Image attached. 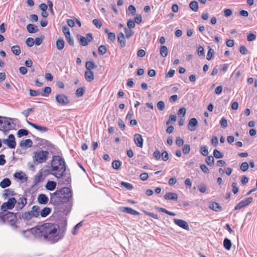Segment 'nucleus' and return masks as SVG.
I'll return each instance as SVG.
<instances>
[{
    "mask_svg": "<svg viewBox=\"0 0 257 257\" xmlns=\"http://www.w3.org/2000/svg\"><path fill=\"white\" fill-rule=\"evenodd\" d=\"M164 198L166 200H176L178 199V194L174 192H168L164 195Z\"/></svg>",
    "mask_w": 257,
    "mask_h": 257,
    "instance_id": "nucleus-19",
    "label": "nucleus"
},
{
    "mask_svg": "<svg viewBox=\"0 0 257 257\" xmlns=\"http://www.w3.org/2000/svg\"><path fill=\"white\" fill-rule=\"evenodd\" d=\"M64 45L65 42L63 39L61 38L57 40L56 42V47L58 50H62L64 48Z\"/></svg>",
    "mask_w": 257,
    "mask_h": 257,
    "instance_id": "nucleus-29",
    "label": "nucleus"
},
{
    "mask_svg": "<svg viewBox=\"0 0 257 257\" xmlns=\"http://www.w3.org/2000/svg\"><path fill=\"white\" fill-rule=\"evenodd\" d=\"M29 134L28 131L25 129H20L18 131L17 135L19 138H21L24 136H27Z\"/></svg>",
    "mask_w": 257,
    "mask_h": 257,
    "instance_id": "nucleus-38",
    "label": "nucleus"
},
{
    "mask_svg": "<svg viewBox=\"0 0 257 257\" xmlns=\"http://www.w3.org/2000/svg\"><path fill=\"white\" fill-rule=\"evenodd\" d=\"M120 210L123 212H126L128 214L138 215L140 214V212L134 210L132 208L128 207H122L121 208Z\"/></svg>",
    "mask_w": 257,
    "mask_h": 257,
    "instance_id": "nucleus-15",
    "label": "nucleus"
},
{
    "mask_svg": "<svg viewBox=\"0 0 257 257\" xmlns=\"http://www.w3.org/2000/svg\"><path fill=\"white\" fill-rule=\"evenodd\" d=\"M84 91L85 90L83 88H82V87L78 88L75 92V94L78 97H81L83 95Z\"/></svg>",
    "mask_w": 257,
    "mask_h": 257,
    "instance_id": "nucleus-50",
    "label": "nucleus"
},
{
    "mask_svg": "<svg viewBox=\"0 0 257 257\" xmlns=\"http://www.w3.org/2000/svg\"><path fill=\"white\" fill-rule=\"evenodd\" d=\"M118 125L120 129H121L122 131L124 130L125 127V124L123 120L120 118H119L118 120Z\"/></svg>",
    "mask_w": 257,
    "mask_h": 257,
    "instance_id": "nucleus-59",
    "label": "nucleus"
},
{
    "mask_svg": "<svg viewBox=\"0 0 257 257\" xmlns=\"http://www.w3.org/2000/svg\"><path fill=\"white\" fill-rule=\"evenodd\" d=\"M33 217H37L40 215V207L38 205H34L32 207V210L29 211Z\"/></svg>",
    "mask_w": 257,
    "mask_h": 257,
    "instance_id": "nucleus-16",
    "label": "nucleus"
},
{
    "mask_svg": "<svg viewBox=\"0 0 257 257\" xmlns=\"http://www.w3.org/2000/svg\"><path fill=\"white\" fill-rule=\"evenodd\" d=\"M157 106L159 110H163L165 108V103L163 101H160L157 103Z\"/></svg>",
    "mask_w": 257,
    "mask_h": 257,
    "instance_id": "nucleus-55",
    "label": "nucleus"
},
{
    "mask_svg": "<svg viewBox=\"0 0 257 257\" xmlns=\"http://www.w3.org/2000/svg\"><path fill=\"white\" fill-rule=\"evenodd\" d=\"M57 184L55 182L48 181L45 185L46 188L49 191L54 190L56 187Z\"/></svg>",
    "mask_w": 257,
    "mask_h": 257,
    "instance_id": "nucleus-21",
    "label": "nucleus"
},
{
    "mask_svg": "<svg viewBox=\"0 0 257 257\" xmlns=\"http://www.w3.org/2000/svg\"><path fill=\"white\" fill-rule=\"evenodd\" d=\"M33 217V216L31 215L30 212H29V211H27L22 213L20 218L29 221L32 219Z\"/></svg>",
    "mask_w": 257,
    "mask_h": 257,
    "instance_id": "nucleus-31",
    "label": "nucleus"
},
{
    "mask_svg": "<svg viewBox=\"0 0 257 257\" xmlns=\"http://www.w3.org/2000/svg\"><path fill=\"white\" fill-rule=\"evenodd\" d=\"M173 220L174 223L179 227L187 230H189V225L186 221L177 218H174Z\"/></svg>",
    "mask_w": 257,
    "mask_h": 257,
    "instance_id": "nucleus-11",
    "label": "nucleus"
},
{
    "mask_svg": "<svg viewBox=\"0 0 257 257\" xmlns=\"http://www.w3.org/2000/svg\"><path fill=\"white\" fill-rule=\"evenodd\" d=\"M236 183L233 182L232 183L231 186L232 187V191L234 194H236L238 192V188L237 187Z\"/></svg>",
    "mask_w": 257,
    "mask_h": 257,
    "instance_id": "nucleus-61",
    "label": "nucleus"
},
{
    "mask_svg": "<svg viewBox=\"0 0 257 257\" xmlns=\"http://www.w3.org/2000/svg\"><path fill=\"white\" fill-rule=\"evenodd\" d=\"M30 94L32 96H37L41 94V92L39 90L30 89Z\"/></svg>",
    "mask_w": 257,
    "mask_h": 257,
    "instance_id": "nucleus-54",
    "label": "nucleus"
},
{
    "mask_svg": "<svg viewBox=\"0 0 257 257\" xmlns=\"http://www.w3.org/2000/svg\"><path fill=\"white\" fill-rule=\"evenodd\" d=\"M27 204V199L25 196H23L17 200V203H16V209L17 211L21 210Z\"/></svg>",
    "mask_w": 257,
    "mask_h": 257,
    "instance_id": "nucleus-10",
    "label": "nucleus"
},
{
    "mask_svg": "<svg viewBox=\"0 0 257 257\" xmlns=\"http://www.w3.org/2000/svg\"><path fill=\"white\" fill-rule=\"evenodd\" d=\"M117 39L121 48L124 47L125 46V39L122 33L120 32L117 35Z\"/></svg>",
    "mask_w": 257,
    "mask_h": 257,
    "instance_id": "nucleus-20",
    "label": "nucleus"
},
{
    "mask_svg": "<svg viewBox=\"0 0 257 257\" xmlns=\"http://www.w3.org/2000/svg\"><path fill=\"white\" fill-rule=\"evenodd\" d=\"M158 210L159 211L165 212L166 214H167L169 215H171V216H175L176 215V214L175 213H174L173 212L169 211L167 210H166V209L162 208V207H158Z\"/></svg>",
    "mask_w": 257,
    "mask_h": 257,
    "instance_id": "nucleus-48",
    "label": "nucleus"
},
{
    "mask_svg": "<svg viewBox=\"0 0 257 257\" xmlns=\"http://www.w3.org/2000/svg\"><path fill=\"white\" fill-rule=\"evenodd\" d=\"M85 78L87 81H92L94 78L93 72L90 70L86 71L85 72Z\"/></svg>",
    "mask_w": 257,
    "mask_h": 257,
    "instance_id": "nucleus-22",
    "label": "nucleus"
},
{
    "mask_svg": "<svg viewBox=\"0 0 257 257\" xmlns=\"http://www.w3.org/2000/svg\"><path fill=\"white\" fill-rule=\"evenodd\" d=\"M199 191L201 193H205L206 191V186L204 184H201L199 185Z\"/></svg>",
    "mask_w": 257,
    "mask_h": 257,
    "instance_id": "nucleus-62",
    "label": "nucleus"
},
{
    "mask_svg": "<svg viewBox=\"0 0 257 257\" xmlns=\"http://www.w3.org/2000/svg\"><path fill=\"white\" fill-rule=\"evenodd\" d=\"M182 151L184 154H188L190 151V147L189 145L185 144L184 145Z\"/></svg>",
    "mask_w": 257,
    "mask_h": 257,
    "instance_id": "nucleus-47",
    "label": "nucleus"
},
{
    "mask_svg": "<svg viewBox=\"0 0 257 257\" xmlns=\"http://www.w3.org/2000/svg\"><path fill=\"white\" fill-rule=\"evenodd\" d=\"M245 205L244 204V202H243V201H241L240 202H239L235 207L234 209L235 210H238V209H241L242 208L244 207H245Z\"/></svg>",
    "mask_w": 257,
    "mask_h": 257,
    "instance_id": "nucleus-58",
    "label": "nucleus"
},
{
    "mask_svg": "<svg viewBox=\"0 0 257 257\" xmlns=\"http://www.w3.org/2000/svg\"><path fill=\"white\" fill-rule=\"evenodd\" d=\"M134 140L136 145L140 148L143 147V139L142 136L139 134L134 135Z\"/></svg>",
    "mask_w": 257,
    "mask_h": 257,
    "instance_id": "nucleus-12",
    "label": "nucleus"
},
{
    "mask_svg": "<svg viewBox=\"0 0 257 257\" xmlns=\"http://www.w3.org/2000/svg\"><path fill=\"white\" fill-rule=\"evenodd\" d=\"M42 173L40 172L38 173L34 177V185H37L42 181Z\"/></svg>",
    "mask_w": 257,
    "mask_h": 257,
    "instance_id": "nucleus-34",
    "label": "nucleus"
},
{
    "mask_svg": "<svg viewBox=\"0 0 257 257\" xmlns=\"http://www.w3.org/2000/svg\"><path fill=\"white\" fill-rule=\"evenodd\" d=\"M248 164L246 162H244L242 163L240 165V169L242 171L245 172L248 170Z\"/></svg>",
    "mask_w": 257,
    "mask_h": 257,
    "instance_id": "nucleus-44",
    "label": "nucleus"
},
{
    "mask_svg": "<svg viewBox=\"0 0 257 257\" xmlns=\"http://www.w3.org/2000/svg\"><path fill=\"white\" fill-rule=\"evenodd\" d=\"M252 200H253L252 197H249L246 198L245 199H244L242 201L244 202L245 206H246L248 205L250 203H251L252 202Z\"/></svg>",
    "mask_w": 257,
    "mask_h": 257,
    "instance_id": "nucleus-60",
    "label": "nucleus"
},
{
    "mask_svg": "<svg viewBox=\"0 0 257 257\" xmlns=\"http://www.w3.org/2000/svg\"><path fill=\"white\" fill-rule=\"evenodd\" d=\"M186 108L185 107H181L180 108L178 112V115L180 116H184L186 113Z\"/></svg>",
    "mask_w": 257,
    "mask_h": 257,
    "instance_id": "nucleus-56",
    "label": "nucleus"
},
{
    "mask_svg": "<svg viewBox=\"0 0 257 257\" xmlns=\"http://www.w3.org/2000/svg\"><path fill=\"white\" fill-rule=\"evenodd\" d=\"M198 124V121L195 118H192L189 120L188 124V128L191 131H194L196 130L195 127Z\"/></svg>",
    "mask_w": 257,
    "mask_h": 257,
    "instance_id": "nucleus-13",
    "label": "nucleus"
},
{
    "mask_svg": "<svg viewBox=\"0 0 257 257\" xmlns=\"http://www.w3.org/2000/svg\"><path fill=\"white\" fill-rule=\"evenodd\" d=\"M15 127V124L13 119L0 116V131L6 133Z\"/></svg>",
    "mask_w": 257,
    "mask_h": 257,
    "instance_id": "nucleus-4",
    "label": "nucleus"
},
{
    "mask_svg": "<svg viewBox=\"0 0 257 257\" xmlns=\"http://www.w3.org/2000/svg\"><path fill=\"white\" fill-rule=\"evenodd\" d=\"M208 48H209V50H208L207 54L206 59L208 60H210L213 57L214 53V51L210 47H208Z\"/></svg>",
    "mask_w": 257,
    "mask_h": 257,
    "instance_id": "nucleus-43",
    "label": "nucleus"
},
{
    "mask_svg": "<svg viewBox=\"0 0 257 257\" xmlns=\"http://www.w3.org/2000/svg\"><path fill=\"white\" fill-rule=\"evenodd\" d=\"M160 55L163 57H166L168 53V50L166 46H162L160 48Z\"/></svg>",
    "mask_w": 257,
    "mask_h": 257,
    "instance_id": "nucleus-30",
    "label": "nucleus"
},
{
    "mask_svg": "<svg viewBox=\"0 0 257 257\" xmlns=\"http://www.w3.org/2000/svg\"><path fill=\"white\" fill-rule=\"evenodd\" d=\"M26 43L29 47H32L35 41L33 38L29 37L26 39Z\"/></svg>",
    "mask_w": 257,
    "mask_h": 257,
    "instance_id": "nucleus-49",
    "label": "nucleus"
},
{
    "mask_svg": "<svg viewBox=\"0 0 257 257\" xmlns=\"http://www.w3.org/2000/svg\"><path fill=\"white\" fill-rule=\"evenodd\" d=\"M27 29L29 33H35L39 31L37 26L33 24H29L27 26Z\"/></svg>",
    "mask_w": 257,
    "mask_h": 257,
    "instance_id": "nucleus-23",
    "label": "nucleus"
},
{
    "mask_svg": "<svg viewBox=\"0 0 257 257\" xmlns=\"http://www.w3.org/2000/svg\"><path fill=\"white\" fill-rule=\"evenodd\" d=\"M220 123L221 127L223 128H226L227 126V121L224 117L221 119Z\"/></svg>",
    "mask_w": 257,
    "mask_h": 257,
    "instance_id": "nucleus-57",
    "label": "nucleus"
},
{
    "mask_svg": "<svg viewBox=\"0 0 257 257\" xmlns=\"http://www.w3.org/2000/svg\"><path fill=\"white\" fill-rule=\"evenodd\" d=\"M51 209L48 207H44L42 210H40V214L42 217H45L51 212Z\"/></svg>",
    "mask_w": 257,
    "mask_h": 257,
    "instance_id": "nucleus-27",
    "label": "nucleus"
},
{
    "mask_svg": "<svg viewBox=\"0 0 257 257\" xmlns=\"http://www.w3.org/2000/svg\"><path fill=\"white\" fill-rule=\"evenodd\" d=\"M127 25L129 29L134 28L136 25L135 22L132 20H130L127 23Z\"/></svg>",
    "mask_w": 257,
    "mask_h": 257,
    "instance_id": "nucleus-64",
    "label": "nucleus"
},
{
    "mask_svg": "<svg viewBox=\"0 0 257 257\" xmlns=\"http://www.w3.org/2000/svg\"><path fill=\"white\" fill-rule=\"evenodd\" d=\"M77 38L79 41L80 44L83 46H86L88 45V41L86 38L80 35H77Z\"/></svg>",
    "mask_w": 257,
    "mask_h": 257,
    "instance_id": "nucleus-26",
    "label": "nucleus"
},
{
    "mask_svg": "<svg viewBox=\"0 0 257 257\" xmlns=\"http://www.w3.org/2000/svg\"><path fill=\"white\" fill-rule=\"evenodd\" d=\"M27 122L29 125L41 132L44 133L48 131V128L47 127L39 125L28 120H27Z\"/></svg>",
    "mask_w": 257,
    "mask_h": 257,
    "instance_id": "nucleus-14",
    "label": "nucleus"
},
{
    "mask_svg": "<svg viewBox=\"0 0 257 257\" xmlns=\"http://www.w3.org/2000/svg\"><path fill=\"white\" fill-rule=\"evenodd\" d=\"M183 144H184V140L182 138H181L180 137H178L177 138L176 141V145L180 147V146H182L183 145Z\"/></svg>",
    "mask_w": 257,
    "mask_h": 257,
    "instance_id": "nucleus-63",
    "label": "nucleus"
},
{
    "mask_svg": "<svg viewBox=\"0 0 257 257\" xmlns=\"http://www.w3.org/2000/svg\"><path fill=\"white\" fill-rule=\"evenodd\" d=\"M125 37L127 38H130L134 34V32L131 30H128L126 28H124Z\"/></svg>",
    "mask_w": 257,
    "mask_h": 257,
    "instance_id": "nucleus-51",
    "label": "nucleus"
},
{
    "mask_svg": "<svg viewBox=\"0 0 257 257\" xmlns=\"http://www.w3.org/2000/svg\"><path fill=\"white\" fill-rule=\"evenodd\" d=\"M214 159L212 156H209L206 158V163L208 164V165L212 166L214 165Z\"/></svg>",
    "mask_w": 257,
    "mask_h": 257,
    "instance_id": "nucleus-41",
    "label": "nucleus"
},
{
    "mask_svg": "<svg viewBox=\"0 0 257 257\" xmlns=\"http://www.w3.org/2000/svg\"><path fill=\"white\" fill-rule=\"evenodd\" d=\"M1 218L4 222H9L13 225L16 223L17 216L16 214L13 212H7L1 217Z\"/></svg>",
    "mask_w": 257,
    "mask_h": 257,
    "instance_id": "nucleus-7",
    "label": "nucleus"
},
{
    "mask_svg": "<svg viewBox=\"0 0 257 257\" xmlns=\"http://www.w3.org/2000/svg\"><path fill=\"white\" fill-rule=\"evenodd\" d=\"M17 203V200L14 197L10 198L7 202H4L1 206V210L3 212L7 211V210L12 209Z\"/></svg>",
    "mask_w": 257,
    "mask_h": 257,
    "instance_id": "nucleus-6",
    "label": "nucleus"
},
{
    "mask_svg": "<svg viewBox=\"0 0 257 257\" xmlns=\"http://www.w3.org/2000/svg\"><path fill=\"white\" fill-rule=\"evenodd\" d=\"M201 154L204 156H207L208 154V149L205 146H201L200 148Z\"/></svg>",
    "mask_w": 257,
    "mask_h": 257,
    "instance_id": "nucleus-40",
    "label": "nucleus"
},
{
    "mask_svg": "<svg viewBox=\"0 0 257 257\" xmlns=\"http://www.w3.org/2000/svg\"><path fill=\"white\" fill-rule=\"evenodd\" d=\"M98 52L100 55H103L107 52V49L104 45H101L98 47Z\"/></svg>",
    "mask_w": 257,
    "mask_h": 257,
    "instance_id": "nucleus-42",
    "label": "nucleus"
},
{
    "mask_svg": "<svg viewBox=\"0 0 257 257\" xmlns=\"http://www.w3.org/2000/svg\"><path fill=\"white\" fill-rule=\"evenodd\" d=\"M208 207L210 209L216 212L221 211L222 208L219 203L215 202H210Z\"/></svg>",
    "mask_w": 257,
    "mask_h": 257,
    "instance_id": "nucleus-17",
    "label": "nucleus"
},
{
    "mask_svg": "<svg viewBox=\"0 0 257 257\" xmlns=\"http://www.w3.org/2000/svg\"><path fill=\"white\" fill-rule=\"evenodd\" d=\"M189 7L194 12H197L198 10V4L196 1H192L189 4Z\"/></svg>",
    "mask_w": 257,
    "mask_h": 257,
    "instance_id": "nucleus-35",
    "label": "nucleus"
},
{
    "mask_svg": "<svg viewBox=\"0 0 257 257\" xmlns=\"http://www.w3.org/2000/svg\"><path fill=\"white\" fill-rule=\"evenodd\" d=\"M3 142L4 144L7 145L11 149H14L16 146L15 137L13 134L10 135L8 139H4Z\"/></svg>",
    "mask_w": 257,
    "mask_h": 257,
    "instance_id": "nucleus-9",
    "label": "nucleus"
},
{
    "mask_svg": "<svg viewBox=\"0 0 257 257\" xmlns=\"http://www.w3.org/2000/svg\"><path fill=\"white\" fill-rule=\"evenodd\" d=\"M38 201L39 203L46 204L48 202L49 199L44 194H41L38 197Z\"/></svg>",
    "mask_w": 257,
    "mask_h": 257,
    "instance_id": "nucleus-18",
    "label": "nucleus"
},
{
    "mask_svg": "<svg viewBox=\"0 0 257 257\" xmlns=\"http://www.w3.org/2000/svg\"><path fill=\"white\" fill-rule=\"evenodd\" d=\"M231 242L230 239L226 238L224 239L223 241V245L225 248L227 250H230L231 247Z\"/></svg>",
    "mask_w": 257,
    "mask_h": 257,
    "instance_id": "nucleus-36",
    "label": "nucleus"
},
{
    "mask_svg": "<svg viewBox=\"0 0 257 257\" xmlns=\"http://www.w3.org/2000/svg\"><path fill=\"white\" fill-rule=\"evenodd\" d=\"M11 185V181L10 179L6 178L0 182V187L2 188H6Z\"/></svg>",
    "mask_w": 257,
    "mask_h": 257,
    "instance_id": "nucleus-24",
    "label": "nucleus"
},
{
    "mask_svg": "<svg viewBox=\"0 0 257 257\" xmlns=\"http://www.w3.org/2000/svg\"><path fill=\"white\" fill-rule=\"evenodd\" d=\"M59 229V226L57 224L46 223L32 230H37L36 233L40 234L41 236H43L46 239L52 240L58 235Z\"/></svg>",
    "mask_w": 257,
    "mask_h": 257,
    "instance_id": "nucleus-1",
    "label": "nucleus"
},
{
    "mask_svg": "<svg viewBox=\"0 0 257 257\" xmlns=\"http://www.w3.org/2000/svg\"><path fill=\"white\" fill-rule=\"evenodd\" d=\"M120 184L121 186L124 187L128 190H131L133 189V185L130 183L122 181L121 182Z\"/></svg>",
    "mask_w": 257,
    "mask_h": 257,
    "instance_id": "nucleus-45",
    "label": "nucleus"
},
{
    "mask_svg": "<svg viewBox=\"0 0 257 257\" xmlns=\"http://www.w3.org/2000/svg\"><path fill=\"white\" fill-rule=\"evenodd\" d=\"M71 197V190L69 187H64L51 194L50 203L54 205H59L69 202Z\"/></svg>",
    "mask_w": 257,
    "mask_h": 257,
    "instance_id": "nucleus-2",
    "label": "nucleus"
},
{
    "mask_svg": "<svg viewBox=\"0 0 257 257\" xmlns=\"http://www.w3.org/2000/svg\"><path fill=\"white\" fill-rule=\"evenodd\" d=\"M213 156L215 158L219 159L223 157V155L217 150H214L213 151Z\"/></svg>",
    "mask_w": 257,
    "mask_h": 257,
    "instance_id": "nucleus-46",
    "label": "nucleus"
},
{
    "mask_svg": "<svg viewBox=\"0 0 257 257\" xmlns=\"http://www.w3.org/2000/svg\"><path fill=\"white\" fill-rule=\"evenodd\" d=\"M51 92V88L49 86H47L44 88L43 90V92L42 93L41 92V94L43 96H48V95Z\"/></svg>",
    "mask_w": 257,
    "mask_h": 257,
    "instance_id": "nucleus-39",
    "label": "nucleus"
},
{
    "mask_svg": "<svg viewBox=\"0 0 257 257\" xmlns=\"http://www.w3.org/2000/svg\"><path fill=\"white\" fill-rule=\"evenodd\" d=\"M92 23L98 28H100L102 25V23L98 19H94Z\"/></svg>",
    "mask_w": 257,
    "mask_h": 257,
    "instance_id": "nucleus-52",
    "label": "nucleus"
},
{
    "mask_svg": "<svg viewBox=\"0 0 257 257\" xmlns=\"http://www.w3.org/2000/svg\"><path fill=\"white\" fill-rule=\"evenodd\" d=\"M33 160L37 163H45L48 158L49 153L47 151L37 150L33 153Z\"/></svg>",
    "mask_w": 257,
    "mask_h": 257,
    "instance_id": "nucleus-5",
    "label": "nucleus"
},
{
    "mask_svg": "<svg viewBox=\"0 0 257 257\" xmlns=\"http://www.w3.org/2000/svg\"><path fill=\"white\" fill-rule=\"evenodd\" d=\"M55 99L56 102L60 105H66L70 103L68 97L63 94L57 95Z\"/></svg>",
    "mask_w": 257,
    "mask_h": 257,
    "instance_id": "nucleus-8",
    "label": "nucleus"
},
{
    "mask_svg": "<svg viewBox=\"0 0 257 257\" xmlns=\"http://www.w3.org/2000/svg\"><path fill=\"white\" fill-rule=\"evenodd\" d=\"M16 193L12 189H7L4 190V193L3 194V197L6 199L9 196H14Z\"/></svg>",
    "mask_w": 257,
    "mask_h": 257,
    "instance_id": "nucleus-28",
    "label": "nucleus"
},
{
    "mask_svg": "<svg viewBox=\"0 0 257 257\" xmlns=\"http://www.w3.org/2000/svg\"><path fill=\"white\" fill-rule=\"evenodd\" d=\"M87 70H91L92 69L96 68L97 66L93 61H87L85 65Z\"/></svg>",
    "mask_w": 257,
    "mask_h": 257,
    "instance_id": "nucleus-33",
    "label": "nucleus"
},
{
    "mask_svg": "<svg viewBox=\"0 0 257 257\" xmlns=\"http://www.w3.org/2000/svg\"><path fill=\"white\" fill-rule=\"evenodd\" d=\"M11 50L14 54L16 56L19 55L21 53V49L19 46L18 45H14L11 47Z\"/></svg>",
    "mask_w": 257,
    "mask_h": 257,
    "instance_id": "nucleus-32",
    "label": "nucleus"
},
{
    "mask_svg": "<svg viewBox=\"0 0 257 257\" xmlns=\"http://www.w3.org/2000/svg\"><path fill=\"white\" fill-rule=\"evenodd\" d=\"M121 162L119 160H114L112 163V167L114 169L119 170L120 168Z\"/></svg>",
    "mask_w": 257,
    "mask_h": 257,
    "instance_id": "nucleus-37",
    "label": "nucleus"
},
{
    "mask_svg": "<svg viewBox=\"0 0 257 257\" xmlns=\"http://www.w3.org/2000/svg\"><path fill=\"white\" fill-rule=\"evenodd\" d=\"M50 173L57 178H62L66 171V165L64 160L59 156H54L51 163Z\"/></svg>",
    "mask_w": 257,
    "mask_h": 257,
    "instance_id": "nucleus-3",
    "label": "nucleus"
},
{
    "mask_svg": "<svg viewBox=\"0 0 257 257\" xmlns=\"http://www.w3.org/2000/svg\"><path fill=\"white\" fill-rule=\"evenodd\" d=\"M33 145V142L30 139H26L25 141H22L20 143L21 147H31Z\"/></svg>",
    "mask_w": 257,
    "mask_h": 257,
    "instance_id": "nucleus-25",
    "label": "nucleus"
},
{
    "mask_svg": "<svg viewBox=\"0 0 257 257\" xmlns=\"http://www.w3.org/2000/svg\"><path fill=\"white\" fill-rule=\"evenodd\" d=\"M197 53L200 56H204L205 53L204 48L201 46H199L197 49Z\"/></svg>",
    "mask_w": 257,
    "mask_h": 257,
    "instance_id": "nucleus-53",
    "label": "nucleus"
}]
</instances>
